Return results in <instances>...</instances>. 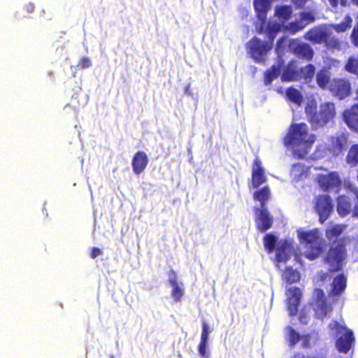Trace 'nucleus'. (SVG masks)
Instances as JSON below:
<instances>
[{
  "mask_svg": "<svg viewBox=\"0 0 358 358\" xmlns=\"http://www.w3.org/2000/svg\"><path fill=\"white\" fill-rule=\"evenodd\" d=\"M315 139L314 135L308 134L305 123L292 124L285 138V143L292 146L295 157L303 158L310 150Z\"/></svg>",
  "mask_w": 358,
  "mask_h": 358,
  "instance_id": "f257e3e1",
  "label": "nucleus"
},
{
  "mask_svg": "<svg viewBox=\"0 0 358 358\" xmlns=\"http://www.w3.org/2000/svg\"><path fill=\"white\" fill-rule=\"evenodd\" d=\"M278 237L273 234H268L264 238V245L268 253L276 248V266L281 270L280 264L286 262L294 252L293 241L292 239L280 240L277 243Z\"/></svg>",
  "mask_w": 358,
  "mask_h": 358,
  "instance_id": "f03ea898",
  "label": "nucleus"
},
{
  "mask_svg": "<svg viewBox=\"0 0 358 358\" xmlns=\"http://www.w3.org/2000/svg\"><path fill=\"white\" fill-rule=\"evenodd\" d=\"M298 237L301 242L306 243V249L304 255L310 260L317 258L323 251L324 240L318 229L297 231Z\"/></svg>",
  "mask_w": 358,
  "mask_h": 358,
  "instance_id": "7ed1b4c3",
  "label": "nucleus"
},
{
  "mask_svg": "<svg viewBox=\"0 0 358 358\" xmlns=\"http://www.w3.org/2000/svg\"><path fill=\"white\" fill-rule=\"evenodd\" d=\"M329 329L332 335L336 336L341 335L336 341V348L338 351L343 353L348 352L355 340L353 332L336 321H331L329 324Z\"/></svg>",
  "mask_w": 358,
  "mask_h": 358,
  "instance_id": "20e7f679",
  "label": "nucleus"
},
{
  "mask_svg": "<svg viewBox=\"0 0 358 358\" xmlns=\"http://www.w3.org/2000/svg\"><path fill=\"white\" fill-rule=\"evenodd\" d=\"M292 8L290 6H278L275 9V16L278 18L279 22L271 20L266 25L264 32L268 38L274 39L276 34L280 31L284 26V23L288 20L292 15Z\"/></svg>",
  "mask_w": 358,
  "mask_h": 358,
  "instance_id": "39448f33",
  "label": "nucleus"
},
{
  "mask_svg": "<svg viewBox=\"0 0 358 358\" xmlns=\"http://www.w3.org/2000/svg\"><path fill=\"white\" fill-rule=\"evenodd\" d=\"M268 39L271 41L270 43L255 37L248 42V53L256 62H264L266 60L268 52L272 48L273 41V39Z\"/></svg>",
  "mask_w": 358,
  "mask_h": 358,
  "instance_id": "423d86ee",
  "label": "nucleus"
},
{
  "mask_svg": "<svg viewBox=\"0 0 358 358\" xmlns=\"http://www.w3.org/2000/svg\"><path fill=\"white\" fill-rule=\"evenodd\" d=\"M311 306L317 318L323 320L324 318L330 317L332 311L331 305L327 302L322 289H316L315 290Z\"/></svg>",
  "mask_w": 358,
  "mask_h": 358,
  "instance_id": "0eeeda50",
  "label": "nucleus"
},
{
  "mask_svg": "<svg viewBox=\"0 0 358 358\" xmlns=\"http://www.w3.org/2000/svg\"><path fill=\"white\" fill-rule=\"evenodd\" d=\"M315 71V68L312 64H308L303 68L298 69L292 64L282 73L281 79L283 81H295L301 79L308 81L313 77Z\"/></svg>",
  "mask_w": 358,
  "mask_h": 358,
  "instance_id": "6e6552de",
  "label": "nucleus"
},
{
  "mask_svg": "<svg viewBox=\"0 0 358 358\" xmlns=\"http://www.w3.org/2000/svg\"><path fill=\"white\" fill-rule=\"evenodd\" d=\"M336 115L335 106L332 102H324L320 106V110L313 116L312 124L315 128L322 127L330 122Z\"/></svg>",
  "mask_w": 358,
  "mask_h": 358,
  "instance_id": "1a4fd4ad",
  "label": "nucleus"
},
{
  "mask_svg": "<svg viewBox=\"0 0 358 358\" xmlns=\"http://www.w3.org/2000/svg\"><path fill=\"white\" fill-rule=\"evenodd\" d=\"M345 256V249L343 245L338 244L336 246L331 248L326 258L329 270L332 271L340 270Z\"/></svg>",
  "mask_w": 358,
  "mask_h": 358,
  "instance_id": "9d476101",
  "label": "nucleus"
},
{
  "mask_svg": "<svg viewBox=\"0 0 358 358\" xmlns=\"http://www.w3.org/2000/svg\"><path fill=\"white\" fill-rule=\"evenodd\" d=\"M320 187L324 191L338 192L341 186V180L336 171L327 172L317 176Z\"/></svg>",
  "mask_w": 358,
  "mask_h": 358,
  "instance_id": "9b49d317",
  "label": "nucleus"
},
{
  "mask_svg": "<svg viewBox=\"0 0 358 358\" xmlns=\"http://www.w3.org/2000/svg\"><path fill=\"white\" fill-rule=\"evenodd\" d=\"M348 136L344 132L336 133L328 138L327 148L333 156H338L347 146Z\"/></svg>",
  "mask_w": 358,
  "mask_h": 358,
  "instance_id": "f8f14e48",
  "label": "nucleus"
},
{
  "mask_svg": "<svg viewBox=\"0 0 358 358\" xmlns=\"http://www.w3.org/2000/svg\"><path fill=\"white\" fill-rule=\"evenodd\" d=\"M271 5V0H254V7L258 17L256 29L259 34L264 32L267 12L270 10Z\"/></svg>",
  "mask_w": 358,
  "mask_h": 358,
  "instance_id": "ddd939ff",
  "label": "nucleus"
},
{
  "mask_svg": "<svg viewBox=\"0 0 358 358\" xmlns=\"http://www.w3.org/2000/svg\"><path fill=\"white\" fill-rule=\"evenodd\" d=\"M333 209L330 196H319L316 200L315 210L320 217V222L323 223L329 216Z\"/></svg>",
  "mask_w": 358,
  "mask_h": 358,
  "instance_id": "4468645a",
  "label": "nucleus"
},
{
  "mask_svg": "<svg viewBox=\"0 0 358 358\" xmlns=\"http://www.w3.org/2000/svg\"><path fill=\"white\" fill-rule=\"evenodd\" d=\"M329 90L334 96L343 99L350 94V83L346 79H334L329 85Z\"/></svg>",
  "mask_w": 358,
  "mask_h": 358,
  "instance_id": "2eb2a0df",
  "label": "nucleus"
},
{
  "mask_svg": "<svg viewBox=\"0 0 358 358\" xmlns=\"http://www.w3.org/2000/svg\"><path fill=\"white\" fill-rule=\"evenodd\" d=\"M289 48L299 57L310 60L313 57V50L307 43L297 40H292L289 42Z\"/></svg>",
  "mask_w": 358,
  "mask_h": 358,
  "instance_id": "dca6fc26",
  "label": "nucleus"
},
{
  "mask_svg": "<svg viewBox=\"0 0 358 358\" xmlns=\"http://www.w3.org/2000/svg\"><path fill=\"white\" fill-rule=\"evenodd\" d=\"M255 209L256 224L261 231L268 229L273 224V217L266 208Z\"/></svg>",
  "mask_w": 358,
  "mask_h": 358,
  "instance_id": "f3484780",
  "label": "nucleus"
},
{
  "mask_svg": "<svg viewBox=\"0 0 358 358\" xmlns=\"http://www.w3.org/2000/svg\"><path fill=\"white\" fill-rule=\"evenodd\" d=\"M287 308L289 315H294L296 314L298 306L301 298V292L299 288L296 287H290L287 289Z\"/></svg>",
  "mask_w": 358,
  "mask_h": 358,
  "instance_id": "a211bd4d",
  "label": "nucleus"
},
{
  "mask_svg": "<svg viewBox=\"0 0 358 358\" xmlns=\"http://www.w3.org/2000/svg\"><path fill=\"white\" fill-rule=\"evenodd\" d=\"M266 182L264 169L262 166L261 160L256 157L252 166V184L254 188H257L260 185Z\"/></svg>",
  "mask_w": 358,
  "mask_h": 358,
  "instance_id": "6ab92c4d",
  "label": "nucleus"
},
{
  "mask_svg": "<svg viewBox=\"0 0 358 358\" xmlns=\"http://www.w3.org/2000/svg\"><path fill=\"white\" fill-rule=\"evenodd\" d=\"M286 336L291 346H294L299 341H302V346L304 348L310 347V340L313 335L307 334L304 336H300V334L296 331L292 327H288L285 329Z\"/></svg>",
  "mask_w": 358,
  "mask_h": 358,
  "instance_id": "aec40b11",
  "label": "nucleus"
},
{
  "mask_svg": "<svg viewBox=\"0 0 358 358\" xmlns=\"http://www.w3.org/2000/svg\"><path fill=\"white\" fill-rule=\"evenodd\" d=\"M343 118L350 129L358 132V104H355L343 113Z\"/></svg>",
  "mask_w": 358,
  "mask_h": 358,
  "instance_id": "412c9836",
  "label": "nucleus"
},
{
  "mask_svg": "<svg viewBox=\"0 0 358 358\" xmlns=\"http://www.w3.org/2000/svg\"><path fill=\"white\" fill-rule=\"evenodd\" d=\"M148 163V158L144 152L139 151L135 154L132 159V169L135 174L139 175L146 168Z\"/></svg>",
  "mask_w": 358,
  "mask_h": 358,
  "instance_id": "4be33fe9",
  "label": "nucleus"
},
{
  "mask_svg": "<svg viewBox=\"0 0 358 358\" xmlns=\"http://www.w3.org/2000/svg\"><path fill=\"white\" fill-rule=\"evenodd\" d=\"M329 32L327 28L315 27L306 34L305 38L315 43H324Z\"/></svg>",
  "mask_w": 358,
  "mask_h": 358,
  "instance_id": "5701e85b",
  "label": "nucleus"
},
{
  "mask_svg": "<svg viewBox=\"0 0 358 358\" xmlns=\"http://www.w3.org/2000/svg\"><path fill=\"white\" fill-rule=\"evenodd\" d=\"M346 278L343 274L336 277L330 285L329 294L337 295L342 293L346 287Z\"/></svg>",
  "mask_w": 358,
  "mask_h": 358,
  "instance_id": "b1692460",
  "label": "nucleus"
},
{
  "mask_svg": "<svg viewBox=\"0 0 358 358\" xmlns=\"http://www.w3.org/2000/svg\"><path fill=\"white\" fill-rule=\"evenodd\" d=\"M324 43L327 48L333 50H345L348 48V43L345 41L331 36L329 32Z\"/></svg>",
  "mask_w": 358,
  "mask_h": 358,
  "instance_id": "393cba45",
  "label": "nucleus"
},
{
  "mask_svg": "<svg viewBox=\"0 0 358 358\" xmlns=\"http://www.w3.org/2000/svg\"><path fill=\"white\" fill-rule=\"evenodd\" d=\"M351 203L349 199L345 196H341L337 200V212L342 216L345 217L351 211Z\"/></svg>",
  "mask_w": 358,
  "mask_h": 358,
  "instance_id": "a878e982",
  "label": "nucleus"
},
{
  "mask_svg": "<svg viewBox=\"0 0 358 358\" xmlns=\"http://www.w3.org/2000/svg\"><path fill=\"white\" fill-rule=\"evenodd\" d=\"M331 73L328 69H322L316 74V81L318 86L322 89L329 88L331 81H330Z\"/></svg>",
  "mask_w": 358,
  "mask_h": 358,
  "instance_id": "bb28decb",
  "label": "nucleus"
},
{
  "mask_svg": "<svg viewBox=\"0 0 358 358\" xmlns=\"http://www.w3.org/2000/svg\"><path fill=\"white\" fill-rule=\"evenodd\" d=\"M308 169L301 163L294 164L291 169V177L294 181H299L307 176Z\"/></svg>",
  "mask_w": 358,
  "mask_h": 358,
  "instance_id": "cd10ccee",
  "label": "nucleus"
},
{
  "mask_svg": "<svg viewBox=\"0 0 358 358\" xmlns=\"http://www.w3.org/2000/svg\"><path fill=\"white\" fill-rule=\"evenodd\" d=\"M253 197L255 200L260 202V208H266L265 204L270 198V190L268 187H264L262 189L255 192Z\"/></svg>",
  "mask_w": 358,
  "mask_h": 358,
  "instance_id": "c85d7f7f",
  "label": "nucleus"
},
{
  "mask_svg": "<svg viewBox=\"0 0 358 358\" xmlns=\"http://www.w3.org/2000/svg\"><path fill=\"white\" fill-rule=\"evenodd\" d=\"M281 71V65L280 64L273 65L272 67L265 73L264 83L269 85L271 82L277 78Z\"/></svg>",
  "mask_w": 358,
  "mask_h": 358,
  "instance_id": "c756f323",
  "label": "nucleus"
},
{
  "mask_svg": "<svg viewBox=\"0 0 358 358\" xmlns=\"http://www.w3.org/2000/svg\"><path fill=\"white\" fill-rule=\"evenodd\" d=\"M345 224H334L329 227L326 231V235L329 240H333L338 238L345 229Z\"/></svg>",
  "mask_w": 358,
  "mask_h": 358,
  "instance_id": "7c9ffc66",
  "label": "nucleus"
},
{
  "mask_svg": "<svg viewBox=\"0 0 358 358\" xmlns=\"http://www.w3.org/2000/svg\"><path fill=\"white\" fill-rule=\"evenodd\" d=\"M286 94L289 101L298 106H300L303 102V96L299 90L294 88H288L287 90Z\"/></svg>",
  "mask_w": 358,
  "mask_h": 358,
  "instance_id": "2f4dec72",
  "label": "nucleus"
},
{
  "mask_svg": "<svg viewBox=\"0 0 358 358\" xmlns=\"http://www.w3.org/2000/svg\"><path fill=\"white\" fill-rule=\"evenodd\" d=\"M345 70L349 73L358 75V55L349 57L345 65Z\"/></svg>",
  "mask_w": 358,
  "mask_h": 358,
  "instance_id": "473e14b6",
  "label": "nucleus"
},
{
  "mask_svg": "<svg viewBox=\"0 0 358 358\" xmlns=\"http://www.w3.org/2000/svg\"><path fill=\"white\" fill-rule=\"evenodd\" d=\"M283 278L289 283L297 282L300 278V274L296 269H292L291 267L285 268L283 273Z\"/></svg>",
  "mask_w": 358,
  "mask_h": 358,
  "instance_id": "72a5a7b5",
  "label": "nucleus"
},
{
  "mask_svg": "<svg viewBox=\"0 0 358 358\" xmlns=\"http://www.w3.org/2000/svg\"><path fill=\"white\" fill-rule=\"evenodd\" d=\"M346 160L348 164L352 166L358 164V145H353L350 148Z\"/></svg>",
  "mask_w": 358,
  "mask_h": 358,
  "instance_id": "f704fd0d",
  "label": "nucleus"
},
{
  "mask_svg": "<svg viewBox=\"0 0 358 358\" xmlns=\"http://www.w3.org/2000/svg\"><path fill=\"white\" fill-rule=\"evenodd\" d=\"M352 20L349 15H346L342 22L337 24H333V29L337 32L345 31L348 28L351 27Z\"/></svg>",
  "mask_w": 358,
  "mask_h": 358,
  "instance_id": "c9c22d12",
  "label": "nucleus"
},
{
  "mask_svg": "<svg viewBox=\"0 0 358 358\" xmlns=\"http://www.w3.org/2000/svg\"><path fill=\"white\" fill-rule=\"evenodd\" d=\"M172 287V296L176 301H180L182 296L184 294V289L182 287V284L180 282V284L175 285Z\"/></svg>",
  "mask_w": 358,
  "mask_h": 358,
  "instance_id": "e433bc0d",
  "label": "nucleus"
},
{
  "mask_svg": "<svg viewBox=\"0 0 358 358\" xmlns=\"http://www.w3.org/2000/svg\"><path fill=\"white\" fill-rule=\"evenodd\" d=\"M303 28L304 24L301 23L300 20H296L295 22H291L286 27V29L292 34H294Z\"/></svg>",
  "mask_w": 358,
  "mask_h": 358,
  "instance_id": "4c0bfd02",
  "label": "nucleus"
},
{
  "mask_svg": "<svg viewBox=\"0 0 358 358\" xmlns=\"http://www.w3.org/2000/svg\"><path fill=\"white\" fill-rule=\"evenodd\" d=\"M299 20L301 23L304 24L305 27L307 24L313 22L314 16L311 12H303L301 14V19Z\"/></svg>",
  "mask_w": 358,
  "mask_h": 358,
  "instance_id": "58836bf2",
  "label": "nucleus"
},
{
  "mask_svg": "<svg viewBox=\"0 0 358 358\" xmlns=\"http://www.w3.org/2000/svg\"><path fill=\"white\" fill-rule=\"evenodd\" d=\"M208 341L201 340L198 347L199 355L203 358H208L209 354L206 352Z\"/></svg>",
  "mask_w": 358,
  "mask_h": 358,
  "instance_id": "ea45409f",
  "label": "nucleus"
},
{
  "mask_svg": "<svg viewBox=\"0 0 358 358\" xmlns=\"http://www.w3.org/2000/svg\"><path fill=\"white\" fill-rule=\"evenodd\" d=\"M294 5L298 8L304 7L312 8L313 2L312 0H292Z\"/></svg>",
  "mask_w": 358,
  "mask_h": 358,
  "instance_id": "a19ab883",
  "label": "nucleus"
},
{
  "mask_svg": "<svg viewBox=\"0 0 358 358\" xmlns=\"http://www.w3.org/2000/svg\"><path fill=\"white\" fill-rule=\"evenodd\" d=\"M212 331V329L210 328L208 324L205 322L203 321L202 322V332L201 335V339L208 341V336L209 334Z\"/></svg>",
  "mask_w": 358,
  "mask_h": 358,
  "instance_id": "79ce46f5",
  "label": "nucleus"
},
{
  "mask_svg": "<svg viewBox=\"0 0 358 358\" xmlns=\"http://www.w3.org/2000/svg\"><path fill=\"white\" fill-rule=\"evenodd\" d=\"M305 110H306V113L307 115L308 118L312 123L313 116H314L315 114L317 113V112H315V106L312 103H308L307 106H306Z\"/></svg>",
  "mask_w": 358,
  "mask_h": 358,
  "instance_id": "37998d69",
  "label": "nucleus"
},
{
  "mask_svg": "<svg viewBox=\"0 0 358 358\" xmlns=\"http://www.w3.org/2000/svg\"><path fill=\"white\" fill-rule=\"evenodd\" d=\"M316 279L317 282H330L331 277L328 273H324L323 271L319 272L316 276Z\"/></svg>",
  "mask_w": 358,
  "mask_h": 358,
  "instance_id": "c03bdc74",
  "label": "nucleus"
},
{
  "mask_svg": "<svg viewBox=\"0 0 358 358\" xmlns=\"http://www.w3.org/2000/svg\"><path fill=\"white\" fill-rule=\"evenodd\" d=\"M78 66H80L83 69H87L92 66V62L88 57H83L80 61Z\"/></svg>",
  "mask_w": 358,
  "mask_h": 358,
  "instance_id": "a18cd8bd",
  "label": "nucleus"
},
{
  "mask_svg": "<svg viewBox=\"0 0 358 358\" xmlns=\"http://www.w3.org/2000/svg\"><path fill=\"white\" fill-rule=\"evenodd\" d=\"M169 283L171 284V286L180 284V282L177 281V276L173 271H171L169 273Z\"/></svg>",
  "mask_w": 358,
  "mask_h": 358,
  "instance_id": "49530a36",
  "label": "nucleus"
},
{
  "mask_svg": "<svg viewBox=\"0 0 358 358\" xmlns=\"http://www.w3.org/2000/svg\"><path fill=\"white\" fill-rule=\"evenodd\" d=\"M351 38L355 45L358 46V24L354 28Z\"/></svg>",
  "mask_w": 358,
  "mask_h": 358,
  "instance_id": "de8ad7c7",
  "label": "nucleus"
},
{
  "mask_svg": "<svg viewBox=\"0 0 358 358\" xmlns=\"http://www.w3.org/2000/svg\"><path fill=\"white\" fill-rule=\"evenodd\" d=\"M101 253H102V251L101 249L97 248H92V252H91V257L92 259H95L96 257H97L98 256L101 255Z\"/></svg>",
  "mask_w": 358,
  "mask_h": 358,
  "instance_id": "09e8293b",
  "label": "nucleus"
},
{
  "mask_svg": "<svg viewBox=\"0 0 358 358\" xmlns=\"http://www.w3.org/2000/svg\"><path fill=\"white\" fill-rule=\"evenodd\" d=\"M299 320L302 324L308 323V318L304 313H301Z\"/></svg>",
  "mask_w": 358,
  "mask_h": 358,
  "instance_id": "8fccbe9b",
  "label": "nucleus"
},
{
  "mask_svg": "<svg viewBox=\"0 0 358 358\" xmlns=\"http://www.w3.org/2000/svg\"><path fill=\"white\" fill-rule=\"evenodd\" d=\"M284 41V38H281L280 40H279L277 43V46H276V52L278 54H280V49H281V45L282 44Z\"/></svg>",
  "mask_w": 358,
  "mask_h": 358,
  "instance_id": "3c124183",
  "label": "nucleus"
},
{
  "mask_svg": "<svg viewBox=\"0 0 358 358\" xmlns=\"http://www.w3.org/2000/svg\"><path fill=\"white\" fill-rule=\"evenodd\" d=\"M327 1H329V4L334 8L336 7L338 5V0H327Z\"/></svg>",
  "mask_w": 358,
  "mask_h": 358,
  "instance_id": "603ef678",
  "label": "nucleus"
},
{
  "mask_svg": "<svg viewBox=\"0 0 358 358\" xmlns=\"http://www.w3.org/2000/svg\"><path fill=\"white\" fill-rule=\"evenodd\" d=\"M353 215L354 216L358 217V203L355 206L354 208Z\"/></svg>",
  "mask_w": 358,
  "mask_h": 358,
  "instance_id": "864d4df0",
  "label": "nucleus"
},
{
  "mask_svg": "<svg viewBox=\"0 0 358 358\" xmlns=\"http://www.w3.org/2000/svg\"><path fill=\"white\" fill-rule=\"evenodd\" d=\"M34 5H33V4H31V3H29V4L27 6V10H28L29 12H32V11L34 10Z\"/></svg>",
  "mask_w": 358,
  "mask_h": 358,
  "instance_id": "5fc2aeb1",
  "label": "nucleus"
},
{
  "mask_svg": "<svg viewBox=\"0 0 358 358\" xmlns=\"http://www.w3.org/2000/svg\"><path fill=\"white\" fill-rule=\"evenodd\" d=\"M305 356L301 354H296L294 355V358H304Z\"/></svg>",
  "mask_w": 358,
  "mask_h": 358,
  "instance_id": "6e6d98bb",
  "label": "nucleus"
},
{
  "mask_svg": "<svg viewBox=\"0 0 358 358\" xmlns=\"http://www.w3.org/2000/svg\"><path fill=\"white\" fill-rule=\"evenodd\" d=\"M320 148H319L316 152V157H323L320 153Z\"/></svg>",
  "mask_w": 358,
  "mask_h": 358,
  "instance_id": "4d7b16f0",
  "label": "nucleus"
},
{
  "mask_svg": "<svg viewBox=\"0 0 358 358\" xmlns=\"http://www.w3.org/2000/svg\"><path fill=\"white\" fill-rule=\"evenodd\" d=\"M348 0H341V4L345 6L347 3Z\"/></svg>",
  "mask_w": 358,
  "mask_h": 358,
  "instance_id": "13d9d810",
  "label": "nucleus"
},
{
  "mask_svg": "<svg viewBox=\"0 0 358 358\" xmlns=\"http://www.w3.org/2000/svg\"><path fill=\"white\" fill-rule=\"evenodd\" d=\"M355 99L358 101V90L355 92Z\"/></svg>",
  "mask_w": 358,
  "mask_h": 358,
  "instance_id": "bf43d9fd",
  "label": "nucleus"
},
{
  "mask_svg": "<svg viewBox=\"0 0 358 358\" xmlns=\"http://www.w3.org/2000/svg\"><path fill=\"white\" fill-rule=\"evenodd\" d=\"M352 2L356 5V6H358V0H352Z\"/></svg>",
  "mask_w": 358,
  "mask_h": 358,
  "instance_id": "052dcab7",
  "label": "nucleus"
},
{
  "mask_svg": "<svg viewBox=\"0 0 358 358\" xmlns=\"http://www.w3.org/2000/svg\"><path fill=\"white\" fill-rule=\"evenodd\" d=\"M355 194H356V197L357 199V203H358V192L357 191L355 192Z\"/></svg>",
  "mask_w": 358,
  "mask_h": 358,
  "instance_id": "680f3d73",
  "label": "nucleus"
},
{
  "mask_svg": "<svg viewBox=\"0 0 358 358\" xmlns=\"http://www.w3.org/2000/svg\"><path fill=\"white\" fill-rule=\"evenodd\" d=\"M304 358H316V357H313V356H307V357H305Z\"/></svg>",
  "mask_w": 358,
  "mask_h": 358,
  "instance_id": "e2e57ef3",
  "label": "nucleus"
},
{
  "mask_svg": "<svg viewBox=\"0 0 358 358\" xmlns=\"http://www.w3.org/2000/svg\"><path fill=\"white\" fill-rule=\"evenodd\" d=\"M185 91H186V92H189V87H187L186 88V90H185Z\"/></svg>",
  "mask_w": 358,
  "mask_h": 358,
  "instance_id": "0e129e2a",
  "label": "nucleus"
},
{
  "mask_svg": "<svg viewBox=\"0 0 358 358\" xmlns=\"http://www.w3.org/2000/svg\"><path fill=\"white\" fill-rule=\"evenodd\" d=\"M357 76H358V74H357Z\"/></svg>",
  "mask_w": 358,
  "mask_h": 358,
  "instance_id": "69168bd1",
  "label": "nucleus"
}]
</instances>
